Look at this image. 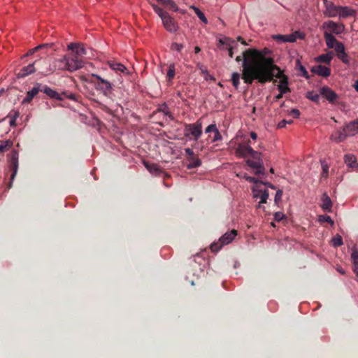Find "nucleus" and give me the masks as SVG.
<instances>
[{
	"label": "nucleus",
	"mask_w": 358,
	"mask_h": 358,
	"mask_svg": "<svg viewBox=\"0 0 358 358\" xmlns=\"http://www.w3.org/2000/svg\"><path fill=\"white\" fill-rule=\"evenodd\" d=\"M253 152V149L249 144H239L236 148V153L241 157H246Z\"/></svg>",
	"instance_id": "14"
},
{
	"label": "nucleus",
	"mask_w": 358,
	"mask_h": 358,
	"mask_svg": "<svg viewBox=\"0 0 358 358\" xmlns=\"http://www.w3.org/2000/svg\"><path fill=\"white\" fill-rule=\"evenodd\" d=\"M39 50V49H36V47H35L33 49H31L28 51L27 55H33L35 52Z\"/></svg>",
	"instance_id": "64"
},
{
	"label": "nucleus",
	"mask_w": 358,
	"mask_h": 358,
	"mask_svg": "<svg viewBox=\"0 0 358 358\" xmlns=\"http://www.w3.org/2000/svg\"><path fill=\"white\" fill-rule=\"evenodd\" d=\"M68 50H71L69 54H75L80 59L83 55H86L83 45L78 43H71L68 45Z\"/></svg>",
	"instance_id": "13"
},
{
	"label": "nucleus",
	"mask_w": 358,
	"mask_h": 358,
	"mask_svg": "<svg viewBox=\"0 0 358 358\" xmlns=\"http://www.w3.org/2000/svg\"><path fill=\"white\" fill-rule=\"evenodd\" d=\"M345 131L347 132L348 136H355L358 133V121L353 120L350 122L344 127Z\"/></svg>",
	"instance_id": "19"
},
{
	"label": "nucleus",
	"mask_w": 358,
	"mask_h": 358,
	"mask_svg": "<svg viewBox=\"0 0 358 358\" xmlns=\"http://www.w3.org/2000/svg\"><path fill=\"white\" fill-rule=\"evenodd\" d=\"M339 6H335L333 3H327L324 14L329 17H334L338 15Z\"/></svg>",
	"instance_id": "21"
},
{
	"label": "nucleus",
	"mask_w": 358,
	"mask_h": 358,
	"mask_svg": "<svg viewBox=\"0 0 358 358\" xmlns=\"http://www.w3.org/2000/svg\"><path fill=\"white\" fill-rule=\"evenodd\" d=\"M326 44L329 48H333L335 45L338 42L336 38L331 33L324 31V33Z\"/></svg>",
	"instance_id": "23"
},
{
	"label": "nucleus",
	"mask_w": 358,
	"mask_h": 358,
	"mask_svg": "<svg viewBox=\"0 0 358 358\" xmlns=\"http://www.w3.org/2000/svg\"><path fill=\"white\" fill-rule=\"evenodd\" d=\"M333 245L334 247L341 246L343 245V239L342 237L339 235H336L334 238L332 239Z\"/></svg>",
	"instance_id": "46"
},
{
	"label": "nucleus",
	"mask_w": 358,
	"mask_h": 358,
	"mask_svg": "<svg viewBox=\"0 0 358 358\" xmlns=\"http://www.w3.org/2000/svg\"><path fill=\"white\" fill-rule=\"evenodd\" d=\"M245 180L249 182L255 183V185H262L263 182L252 176H245Z\"/></svg>",
	"instance_id": "47"
},
{
	"label": "nucleus",
	"mask_w": 358,
	"mask_h": 358,
	"mask_svg": "<svg viewBox=\"0 0 358 358\" xmlns=\"http://www.w3.org/2000/svg\"><path fill=\"white\" fill-rule=\"evenodd\" d=\"M62 60H63V57L55 60L54 67L52 68V71H55V69L66 70V68L64 66V65H65L64 62H62Z\"/></svg>",
	"instance_id": "37"
},
{
	"label": "nucleus",
	"mask_w": 358,
	"mask_h": 358,
	"mask_svg": "<svg viewBox=\"0 0 358 358\" xmlns=\"http://www.w3.org/2000/svg\"><path fill=\"white\" fill-rule=\"evenodd\" d=\"M303 38V36L299 31H295L294 33L286 35V39L287 42L293 43L296 41V38Z\"/></svg>",
	"instance_id": "34"
},
{
	"label": "nucleus",
	"mask_w": 358,
	"mask_h": 358,
	"mask_svg": "<svg viewBox=\"0 0 358 358\" xmlns=\"http://www.w3.org/2000/svg\"><path fill=\"white\" fill-rule=\"evenodd\" d=\"M222 139V135L220 134L218 129H216L214 132V136L212 139V142L215 143Z\"/></svg>",
	"instance_id": "51"
},
{
	"label": "nucleus",
	"mask_w": 358,
	"mask_h": 358,
	"mask_svg": "<svg viewBox=\"0 0 358 358\" xmlns=\"http://www.w3.org/2000/svg\"><path fill=\"white\" fill-rule=\"evenodd\" d=\"M256 50L255 48H250V49H248V50H245L244 51H243L242 52V56L241 55H238L236 57V61L237 62H243L242 63V67L243 68V64H244V60L246 57V52H248V50ZM243 72V69L242 70V73Z\"/></svg>",
	"instance_id": "43"
},
{
	"label": "nucleus",
	"mask_w": 358,
	"mask_h": 358,
	"mask_svg": "<svg viewBox=\"0 0 358 358\" xmlns=\"http://www.w3.org/2000/svg\"><path fill=\"white\" fill-rule=\"evenodd\" d=\"M62 95L64 96L65 97H66L71 100L75 101H78V99L80 97L79 95H77V94L71 93V92H64L61 94V96Z\"/></svg>",
	"instance_id": "42"
},
{
	"label": "nucleus",
	"mask_w": 358,
	"mask_h": 358,
	"mask_svg": "<svg viewBox=\"0 0 358 358\" xmlns=\"http://www.w3.org/2000/svg\"><path fill=\"white\" fill-rule=\"evenodd\" d=\"M185 154L187 155V159H189L192 156L195 155V154L193 152V150L191 148H189L185 149Z\"/></svg>",
	"instance_id": "56"
},
{
	"label": "nucleus",
	"mask_w": 358,
	"mask_h": 358,
	"mask_svg": "<svg viewBox=\"0 0 358 358\" xmlns=\"http://www.w3.org/2000/svg\"><path fill=\"white\" fill-rule=\"evenodd\" d=\"M169 9L172 10L173 11H178V8L174 1L170 0L169 3L166 6Z\"/></svg>",
	"instance_id": "49"
},
{
	"label": "nucleus",
	"mask_w": 358,
	"mask_h": 358,
	"mask_svg": "<svg viewBox=\"0 0 358 358\" xmlns=\"http://www.w3.org/2000/svg\"><path fill=\"white\" fill-rule=\"evenodd\" d=\"M62 62H64V66L69 71H74L83 67V62L78 59L75 54H68L63 57Z\"/></svg>",
	"instance_id": "6"
},
{
	"label": "nucleus",
	"mask_w": 358,
	"mask_h": 358,
	"mask_svg": "<svg viewBox=\"0 0 358 358\" xmlns=\"http://www.w3.org/2000/svg\"><path fill=\"white\" fill-rule=\"evenodd\" d=\"M17 153L16 152H14L10 160V168L13 171V173L11 175V180H13L17 171L18 167V158H17Z\"/></svg>",
	"instance_id": "25"
},
{
	"label": "nucleus",
	"mask_w": 358,
	"mask_h": 358,
	"mask_svg": "<svg viewBox=\"0 0 358 358\" xmlns=\"http://www.w3.org/2000/svg\"><path fill=\"white\" fill-rule=\"evenodd\" d=\"M152 7L153 8L155 12L162 18L164 15H165L167 12L164 11L162 8L159 7L158 6L152 3Z\"/></svg>",
	"instance_id": "44"
},
{
	"label": "nucleus",
	"mask_w": 358,
	"mask_h": 358,
	"mask_svg": "<svg viewBox=\"0 0 358 358\" xmlns=\"http://www.w3.org/2000/svg\"><path fill=\"white\" fill-rule=\"evenodd\" d=\"M237 41L241 42L243 45H248V44L246 43V41L241 37L238 36L237 38Z\"/></svg>",
	"instance_id": "63"
},
{
	"label": "nucleus",
	"mask_w": 358,
	"mask_h": 358,
	"mask_svg": "<svg viewBox=\"0 0 358 358\" xmlns=\"http://www.w3.org/2000/svg\"><path fill=\"white\" fill-rule=\"evenodd\" d=\"M36 49H52L54 51H56L58 49V47L55 43H46L36 46Z\"/></svg>",
	"instance_id": "35"
},
{
	"label": "nucleus",
	"mask_w": 358,
	"mask_h": 358,
	"mask_svg": "<svg viewBox=\"0 0 358 358\" xmlns=\"http://www.w3.org/2000/svg\"><path fill=\"white\" fill-rule=\"evenodd\" d=\"M329 173V166L327 164H322V176L327 177Z\"/></svg>",
	"instance_id": "62"
},
{
	"label": "nucleus",
	"mask_w": 358,
	"mask_h": 358,
	"mask_svg": "<svg viewBox=\"0 0 358 358\" xmlns=\"http://www.w3.org/2000/svg\"><path fill=\"white\" fill-rule=\"evenodd\" d=\"M144 165L145 168L152 174L155 176H159L163 171L159 168L158 165L156 164H150L146 162H144Z\"/></svg>",
	"instance_id": "26"
},
{
	"label": "nucleus",
	"mask_w": 358,
	"mask_h": 358,
	"mask_svg": "<svg viewBox=\"0 0 358 358\" xmlns=\"http://www.w3.org/2000/svg\"><path fill=\"white\" fill-rule=\"evenodd\" d=\"M334 48H335V50L338 53V55H342L345 53V47L343 44L341 42H338Z\"/></svg>",
	"instance_id": "45"
},
{
	"label": "nucleus",
	"mask_w": 358,
	"mask_h": 358,
	"mask_svg": "<svg viewBox=\"0 0 358 358\" xmlns=\"http://www.w3.org/2000/svg\"><path fill=\"white\" fill-rule=\"evenodd\" d=\"M355 13V10L348 6H339L338 15L341 18H346Z\"/></svg>",
	"instance_id": "22"
},
{
	"label": "nucleus",
	"mask_w": 358,
	"mask_h": 358,
	"mask_svg": "<svg viewBox=\"0 0 358 358\" xmlns=\"http://www.w3.org/2000/svg\"><path fill=\"white\" fill-rule=\"evenodd\" d=\"M320 94L327 99L330 103H334L338 99V94L334 92L330 87L324 86L320 88Z\"/></svg>",
	"instance_id": "12"
},
{
	"label": "nucleus",
	"mask_w": 358,
	"mask_h": 358,
	"mask_svg": "<svg viewBox=\"0 0 358 358\" xmlns=\"http://www.w3.org/2000/svg\"><path fill=\"white\" fill-rule=\"evenodd\" d=\"M323 27L326 29L325 31L334 34H340L343 32L345 26L343 24L334 22L333 21H328L323 24Z\"/></svg>",
	"instance_id": "10"
},
{
	"label": "nucleus",
	"mask_w": 358,
	"mask_h": 358,
	"mask_svg": "<svg viewBox=\"0 0 358 358\" xmlns=\"http://www.w3.org/2000/svg\"><path fill=\"white\" fill-rule=\"evenodd\" d=\"M289 114L294 118H298L300 115V111L298 109L294 108L291 110Z\"/></svg>",
	"instance_id": "55"
},
{
	"label": "nucleus",
	"mask_w": 358,
	"mask_h": 358,
	"mask_svg": "<svg viewBox=\"0 0 358 358\" xmlns=\"http://www.w3.org/2000/svg\"><path fill=\"white\" fill-rule=\"evenodd\" d=\"M36 71L42 75H47L52 72V67L47 59H40L34 62Z\"/></svg>",
	"instance_id": "9"
},
{
	"label": "nucleus",
	"mask_w": 358,
	"mask_h": 358,
	"mask_svg": "<svg viewBox=\"0 0 358 358\" xmlns=\"http://www.w3.org/2000/svg\"><path fill=\"white\" fill-rule=\"evenodd\" d=\"M36 71V68L34 66V63L27 65V66L22 67L20 71L17 73V76L18 78H24L27 76L28 75Z\"/></svg>",
	"instance_id": "20"
},
{
	"label": "nucleus",
	"mask_w": 358,
	"mask_h": 358,
	"mask_svg": "<svg viewBox=\"0 0 358 358\" xmlns=\"http://www.w3.org/2000/svg\"><path fill=\"white\" fill-rule=\"evenodd\" d=\"M171 50H176L178 52H180L182 49L183 48L182 44L177 43H173L171 46Z\"/></svg>",
	"instance_id": "50"
},
{
	"label": "nucleus",
	"mask_w": 358,
	"mask_h": 358,
	"mask_svg": "<svg viewBox=\"0 0 358 358\" xmlns=\"http://www.w3.org/2000/svg\"><path fill=\"white\" fill-rule=\"evenodd\" d=\"M333 55H334V54L332 52H329L326 54L320 55L317 57V61L320 62L330 64V62L333 58Z\"/></svg>",
	"instance_id": "30"
},
{
	"label": "nucleus",
	"mask_w": 358,
	"mask_h": 358,
	"mask_svg": "<svg viewBox=\"0 0 358 358\" xmlns=\"http://www.w3.org/2000/svg\"><path fill=\"white\" fill-rule=\"evenodd\" d=\"M321 207L323 210L331 212L332 207V202L327 193H324L322 197Z\"/></svg>",
	"instance_id": "24"
},
{
	"label": "nucleus",
	"mask_w": 358,
	"mask_h": 358,
	"mask_svg": "<svg viewBox=\"0 0 358 358\" xmlns=\"http://www.w3.org/2000/svg\"><path fill=\"white\" fill-rule=\"evenodd\" d=\"M187 160L189 164L187 165V168L189 169L197 168L201 165V159L196 155L192 156Z\"/></svg>",
	"instance_id": "29"
},
{
	"label": "nucleus",
	"mask_w": 358,
	"mask_h": 358,
	"mask_svg": "<svg viewBox=\"0 0 358 358\" xmlns=\"http://www.w3.org/2000/svg\"><path fill=\"white\" fill-rule=\"evenodd\" d=\"M311 71L322 77L327 78L331 74V69L329 67L322 65L313 66Z\"/></svg>",
	"instance_id": "17"
},
{
	"label": "nucleus",
	"mask_w": 358,
	"mask_h": 358,
	"mask_svg": "<svg viewBox=\"0 0 358 358\" xmlns=\"http://www.w3.org/2000/svg\"><path fill=\"white\" fill-rule=\"evenodd\" d=\"M175 71H176L175 64H170L169 66V70L167 71V74H166V76L169 81H171L174 78Z\"/></svg>",
	"instance_id": "40"
},
{
	"label": "nucleus",
	"mask_w": 358,
	"mask_h": 358,
	"mask_svg": "<svg viewBox=\"0 0 358 358\" xmlns=\"http://www.w3.org/2000/svg\"><path fill=\"white\" fill-rule=\"evenodd\" d=\"M306 98L314 101L318 103L320 101V94L315 93L314 92H308L306 94Z\"/></svg>",
	"instance_id": "39"
},
{
	"label": "nucleus",
	"mask_w": 358,
	"mask_h": 358,
	"mask_svg": "<svg viewBox=\"0 0 358 358\" xmlns=\"http://www.w3.org/2000/svg\"><path fill=\"white\" fill-rule=\"evenodd\" d=\"M292 122H293L292 120L287 121L285 120H283L279 122L278 127V128H282V127H285L287 124H292Z\"/></svg>",
	"instance_id": "60"
},
{
	"label": "nucleus",
	"mask_w": 358,
	"mask_h": 358,
	"mask_svg": "<svg viewBox=\"0 0 358 358\" xmlns=\"http://www.w3.org/2000/svg\"><path fill=\"white\" fill-rule=\"evenodd\" d=\"M278 90L282 94H287L291 92L288 85H278Z\"/></svg>",
	"instance_id": "48"
},
{
	"label": "nucleus",
	"mask_w": 358,
	"mask_h": 358,
	"mask_svg": "<svg viewBox=\"0 0 358 358\" xmlns=\"http://www.w3.org/2000/svg\"><path fill=\"white\" fill-rule=\"evenodd\" d=\"M194 10L195 11L197 17L205 24L208 23V20L206 17L205 15L203 12H201L198 8L194 7Z\"/></svg>",
	"instance_id": "41"
},
{
	"label": "nucleus",
	"mask_w": 358,
	"mask_h": 358,
	"mask_svg": "<svg viewBox=\"0 0 358 358\" xmlns=\"http://www.w3.org/2000/svg\"><path fill=\"white\" fill-rule=\"evenodd\" d=\"M184 136L188 140L197 141L202 134V122L200 120L193 124H185Z\"/></svg>",
	"instance_id": "3"
},
{
	"label": "nucleus",
	"mask_w": 358,
	"mask_h": 358,
	"mask_svg": "<svg viewBox=\"0 0 358 358\" xmlns=\"http://www.w3.org/2000/svg\"><path fill=\"white\" fill-rule=\"evenodd\" d=\"M243 80L244 83L251 85L254 80L261 84L273 81L275 77L280 79L279 85H288V77L274 64L272 57H266L258 50H250L246 52L243 64Z\"/></svg>",
	"instance_id": "1"
},
{
	"label": "nucleus",
	"mask_w": 358,
	"mask_h": 358,
	"mask_svg": "<svg viewBox=\"0 0 358 358\" xmlns=\"http://www.w3.org/2000/svg\"><path fill=\"white\" fill-rule=\"evenodd\" d=\"M351 260L354 266L353 271L358 276V250L356 248H352Z\"/></svg>",
	"instance_id": "28"
},
{
	"label": "nucleus",
	"mask_w": 358,
	"mask_h": 358,
	"mask_svg": "<svg viewBox=\"0 0 358 358\" xmlns=\"http://www.w3.org/2000/svg\"><path fill=\"white\" fill-rule=\"evenodd\" d=\"M13 141L10 140L1 141L0 144V154L3 153L10 149L13 146Z\"/></svg>",
	"instance_id": "32"
},
{
	"label": "nucleus",
	"mask_w": 358,
	"mask_h": 358,
	"mask_svg": "<svg viewBox=\"0 0 358 358\" xmlns=\"http://www.w3.org/2000/svg\"><path fill=\"white\" fill-rule=\"evenodd\" d=\"M236 236L237 231L235 229L226 232L220 238L217 242H214L210 245L211 251L214 252H218L224 245L230 243Z\"/></svg>",
	"instance_id": "5"
},
{
	"label": "nucleus",
	"mask_w": 358,
	"mask_h": 358,
	"mask_svg": "<svg viewBox=\"0 0 358 358\" xmlns=\"http://www.w3.org/2000/svg\"><path fill=\"white\" fill-rule=\"evenodd\" d=\"M217 129V127H216V124H210L208 125L206 129H205V132L206 133H210V132H215V130Z\"/></svg>",
	"instance_id": "52"
},
{
	"label": "nucleus",
	"mask_w": 358,
	"mask_h": 358,
	"mask_svg": "<svg viewBox=\"0 0 358 358\" xmlns=\"http://www.w3.org/2000/svg\"><path fill=\"white\" fill-rule=\"evenodd\" d=\"M273 38H274L275 40L278 41L287 42V41H285L286 35H280V34L274 35V36H273Z\"/></svg>",
	"instance_id": "53"
},
{
	"label": "nucleus",
	"mask_w": 358,
	"mask_h": 358,
	"mask_svg": "<svg viewBox=\"0 0 358 358\" xmlns=\"http://www.w3.org/2000/svg\"><path fill=\"white\" fill-rule=\"evenodd\" d=\"M110 67L115 71H120L122 73H127V69L122 64L117 63V62H110L109 63Z\"/></svg>",
	"instance_id": "31"
},
{
	"label": "nucleus",
	"mask_w": 358,
	"mask_h": 358,
	"mask_svg": "<svg viewBox=\"0 0 358 358\" xmlns=\"http://www.w3.org/2000/svg\"><path fill=\"white\" fill-rule=\"evenodd\" d=\"M338 57L343 63H348V55H346V53L338 55Z\"/></svg>",
	"instance_id": "61"
},
{
	"label": "nucleus",
	"mask_w": 358,
	"mask_h": 358,
	"mask_svg": "<svg viewBox=\"0 0 358 358\" xmlns=\"http://www.w3.org/2000/svg\"><path fill=\"white\" fill-rule=\"evenodd\" d=\"M19 115V113L18 112H15L13 117L10 119V125L11 127H15L16 125V119L17 117H18Z\"/></svg>",
	"instance_id": "57"
},
{
	"label": "nucleus",
	"mask_w": 358,
	"mask_h": 358,
	"mask_svg": "<svg viewBox=\"0 0 358 358\" xmlns=\"http://www.w3.org/2000/svg\"><path fill=\"white\" fill-rule=\"evenodd\" d=\"M41 92L45 93L50 98H53V99H55L57 100H62V97L61 96V94H59L56 91L52 90L47 85H43L41 84Z\"/></svg>",
	"instance_id": "18"
},
{
	"label": "nucleus",
	"mask_w": 358,
	"mask_h": 358,
	"mask_svg": "<svg viewBox=\"0 0 358 358\" xmlns=\"http://www.w3.org/2000/svg\"><path fill=\"white\" fill-rule=\"evenodd\" d=\"M164 28L169 32H175L178 29L176 20L167 13L162 18Z\"/></svg>",
	"instance_id": "11"
},
{
	"label": "nucleus",
	"mask_w": 358,
	"mask_h": 358,
	"mask_svg": "<svg viewBox=\"0 0 358 358\" xmlns=\"http://www.w3.org/2000/svg\"><path fill=\"white\" fill-rule=\"evenodd\" d=\"M240 78H241V74L238 72H234L231 75V82H232L233 86L236 89L238 88V86L240 84Z\"/></svg>",
	"instance_id": "36"
},
{
	"label": "nucleus",
	"mask_w": 358,
	"mask_h": 358,
	"mask_svg": "<svg viewBox=\"0 0 358 358\" xmlns=\"http://www.w3.org/2000/svg\"><path fill=\"white\" fill-rule=\"evenodd\" d=\"M252 159H248L246 164L250 168L255 169V174L257 176H265V168L262 158V153L253 150L250 155Z\"/></svg>",
	"instance_id": "4"
},
{
	"label": "nucleus",
	"mask_w": 358,
	"mask_h": 358,
	"mask_svg": "<svg viewBox=\"0 0 358 358\" xmlns=\"http://www.w3.org/2000/svg\"><path fill=\"white\" fill-rule=\"evenodd\" d=\"M237 41L233 40L229 37H224L219 39L218 48L220 50H227L229 56L232 58L234 57V47H238Z\"/></svg>",
	"instance_id": "7"
},
{
	"label": "nucleus",
	"mask_w": 358,
	"mask_h": 358,
	"mask_svg": "<svg viewBox=\"0 0 358 358\" xmlns=\"http://www.w3.org/2000/svg\"><path fill=\"white\" fill-rule=\"evenodd\" d=\"M282 196V191L280 189H278L276 192L275 196V202L277 203L279 201L281 200Z\"/></svg>",
	"instance_id": "58"
},
{
	"label": "nucleus",
	"mask_w": 358,
	"mask_h": 358,
	"mask_svg": "<svg viewBox=\"0 0 358 358\" xmlns=\"http://www.w3.org/2000/svg\"><path fill=\"white\" fill-rule=\"evenodd\" d=\"M157 111L163 113L166 116H168L171 120H173V117L169 110V108L166 103H162L157 108Z\"/></svg>",
	"instance_id": "33"
},
{
	"label": "nucleus",
	"mask_w": 358,
	"mask_h": 358,
	"mask_svg": "<svg viewBox=\"0 0 358 358\" xmlns=\"http://www.w3.org/2000/svg\"><path fill=\"white\" fill-rule=\"evenodd\" d=\"M320 220L327 222L331 224H333V221L331 218L328 215H321L320 216Z\"/></svg>",
	"instance_id": "59"
},
{
	"label": "nucleus",
	"mask_w": 358,
	"mask_h": 358,
	"mask_svg": "<svg viewBox=\"0 0 358 358\" xmlns=\"http://www.w3.org/2000/svg\"><path fill=\"white\" fill-rule=\"evenodd\" d=\"M284 217L285 215L281 212H276L274 214V220L277 222H280V220H282Z\"/></svg>",
	"instance_id": "54"
},
{
	"label": "nucleus",
	"mask_w": 358,
	"mask_h": 358,
	"mask_svg": "<svg viewBox=\"0 0 358 358\" xmlns=\"http://www.w3.org/2000/svg\"><path fill=\"white\" fill-rule=\"evenodd\" d=\"M348 136V135L345 131V128L343 127L342 130H337L336 131L334 132L331 135L330 139L336 143H341L344 141Z\"/></svg>",
	"instance_id": "16"
},
{
	"label": "nucleus",
	"mask_w": 358,
	"mask_h": 358,
	"mask_svg": "<svg viewBox=\"0 0 358 358\" xmlns=\"http://www.w3.org/2000/svg\"><path fill=\"white\" fill-rule=\"evenodd\" d=\"M344 162L346 165L350 168H357V162L355 155L352 154L345 155L344 157Z\"/></svg>",
	"instance_id": "27"
},
{
	"label": "nucleus",
	"mask_w": 358,
	"mask_h": 358,
	"mask_svg": "<svg viewBox=\"0 0 358 358\" xmlns=\"http://www.w3.org/2000/svg\"><path fill=\"white\" fill-rule=\"evenodd\" d=\"M254 198L259 199L260 201L258 208L261 207L262 203H266L268 198V191L263 189L262 185H254L252 187Z\"/></svg>",
	"instance_id": "8"
},
{
	"label": "nucleus",
	"mask_w": 358,
	"mask_h": 358,
	"mask_svg": "<svg viewBox=\"0 0 358 358\" xmlns=\"http://www.w3.org/2000/svg\"><path fill=\"white\" fill-rule=\"evenodd\" d=\"M296 67L298 68V70L301 71L302 76H303L306 79L309 78L308 71H306V68L303 65H301L299 60L296 61Z\"/></svg>",
	"instance_id": "38"
},
{
	"label": "nucleus",
	"mask_w": 358,
	"mask_h": 358,
	"mask_svg": "<svg viewBox=\"0 0 358 358\" xmlns=\"http://www.w3.org/2000/svg\"><path fill=\"white\" fill-rule=\"evenodd\" d=\"M41 84L36 83L31 90L27 92L26 97L22 101V103H27L31 102V101L38 94L39 92H41Z\"/></svg>",
	"instance_id": "15"
},
{
	"label": "nucleus",
	"mask_w": 358,
	"mask_h": 358,
	"mask_svg": "<svg viewBox=\"0 0 358 358\" xmlns=\"http://www.w3.org/2000/svg\"><path fill=\"white\" fill-rule=\"evenodd\" d=\"M86 80L93 84L95 88L101 91L106 96H110L112 94V84L99 75L92 73Z\"/></svg>",
	"instance_id": "2"
}]
</instances>
